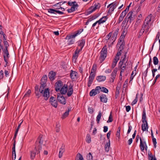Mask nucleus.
I'll use <instances>...</instances> for the list:
<instances>
[{
  "instance_id": "obj_59",
  "label": "nucleus",
  "mask_w": 160,
  "mask_h": 160,
  "mask_svg": "<svg viewBox=\"0 0 160 160\" xmlns=\"http://www.w3.org/2000/svg\"><path fill=\"white\" fill-rule=\"evenodd\" d=\"M138 100L137 94L135 99L132 102V105H134V104H136L137 103V102L138 101Z\"/></svg>"
},
{
  "instance_id": "obj_18",
  "label": "nucleus",
  "mask_w": 160,
  "mask_h": 160,
  "mask_svg": "<svg viewBox=\"0 0 160 160\" xmlns=\"http://www.w3.org/2000/svg\"><path fill=\"white\" fill-rule=\"evenodd\" d=\"M71 72L70 74V76L72 79L73 80H75L77 78V73L75 71H71Z\"/></svg>"
},
{
  "instance_id": "obj_32",
  "label": "nucleus",
  "mask_w": 160,
  "mask_h": 160,
  "mask_svg": "<svg viewBox=\"0 0 160 160\" xmlns=\"http://www.w3.org/2000/svg\"><path fill=\"white\" fill-rule=\"evenodd\" d=\"M47 78H48L47 75H45L43 76L41 79V82L40 83H46Z\"/></svg>"
},
{
  "instance_id": "obj_4",
  "label": "nucleus",
  "mask_w": 160,
  "mask_h": 160,
  "mask_svg": "<svg viewBox=\"0 0 160 160\" xmlns=\"http://www.w3.org/2000/svg\"><path fill=\"white\" fill-rule=\"evenodd\" d=\"M93 6L90 7L85 12L86 15H88L92 13L96 9H99L101 7V5L99 3L93 4Z\"/></svg>"
},
{
  "instance_id": "obj_24",
  "label": "nucleus",
  "mask_w": 160,
  "mask_h": 160,
  "mask_svg": "<svg viewBox=\"0 0 160 160\" xmlns=\"http://www.w3.org/2000/svg\"><path fill=\"white\" fill-rule=\"evenodd\" d=\"M43 92V90H41L39 88V90L35 91V93L36 95L38 96V98L41 96V94H42V92Z\"/></svg>"
},
{
  "instance_id": "obj_34",
  "label": "nucleus",
  "mask_w": 160,
  "mask_h": 160,
  "mask_svg": "<svg viewBox=\"0 0 160 160\" xmlns=\"http://www.w3.org/2000/svg\"><path fill=\"white\" fill-rule=\"evenodd\" d=\"M73 89L72 87H70L68 90L67 95L68 97L70 96L72 93Z\"/></svg>"
},
{
  "instance_id": "obj_7",
  "label": "nucleus",
  "mask_w": 160,
  "mask_h": 160,
  "mask_svg": "<svg viewBox=\"0 0 160 160\" xmlns=\"http://www.w3.org/2000/svg\"><path fill=\"white\" fill-rule=\"evenodd\" d=\"M132 12V11H130L126 16L129 21V24L131 23L135 18V15L133 14Z\"/></svg>"
},
{
  "instance_id": "obj_3",
  "label": "nucleus",
  "mask_w": 160,
  "mask_h": 160,
  "mask_svg": "<svg viewBox=\"0 0 160 160\" xmlns=\"http://www.w3.org/2000/svg\"><path fill=\"white\" fill-rule=\"evenodd\" d=\"M146 116L145 109L143 110L142 116V122H143L142 125V130L145 131L148 128V124L146 119Z\"/></svg>"
},
{
  "instance_id": "obj_29",
  "label": "nucleus",
  "mask_w": 160,
  "mask_h": 160,
  "mask_svg": "<svg viewBox=\"0 0 160 160\" xmlns=\"http://www.w3.org/2000/svg\"><path fill=\"white\" fill-rule=\"evenodd\" d=\"M100 15V14L99 13H98L94 15L89 18V21H92L96 19Z\"/></svg>"
},
{
  "instance_id": "obj_6",
  "label": "nucleus",
  "mask_w": 160,
  "mask_h": 160,
  "mask_svg": "<svg viewBox=\"0 0 160 160\" xmlns=\"http://www.w3.org/2000/svg\"><path fill=\"white\" fill-rule=\"evenodd\" d=\"M57 99L58 101L62 104H65L66 103V100L62 94L58 93L57 94Z\"/></svg>"
},
{
  "instance_id": "obj_55",
  "label": "nucleus",
  "mask_w": 160,
  "mask_h": 160,
  "mask_svg": "<svg viewBox=\"0 0 160 160\" xmlns=\"http://www.w3.org/2000/svg\"><path fill=\"white\" fill-rule=\"evenodd\" d=\"M128 129L127 132V134H128L130 133L131 132V130L132 128V126L130 125V123H129L128 124Z\"/></svg>"
},
{
  "instance_id": "obj_61",
  "label": "nucleus",
  "mask_w": 160,
  "mask_h": 160,
  "mask_svg": "<svg viewBox=\"0 0 160 160\" xmlns=\"http://www.w3.org/2000/svg\"><path fill=\"white\" fill-rule=\"evenodd\" d=\"M153 157L151 153L148 154V159L149 160H153Z\"/></svg>"
},
{
  "instance_id": "obj_15",
  "label": "nucleus",
  "mask_w": 160,
  "mask_h": 160,
  "mask_svg": "<svg viewBox=\"0 0 160 160\" xmlns=\"http://www.w3.org/2000/svg\"><path fill=\"white\" fill-rule=\"evenodd\" d=\"M65 151V145L62 144L61 148H60L58 157L59 158H61L62 156L63 152Z\"/></svg>"
},
{
  "instance_id": "obj_8",
  "label": "nucleus",
  "mask_w": 160,
  "mask_h": 160,
  "mask_svg": "<svg viewBox=\"0 0 160 160\" xmlns=\"http://www.w3.org/2000/svg\"><path fill=\"white\" fill-rule=\"evenodd\" d=\"M49 102L53 107L56 108L57 107V101L56 98L53 96L51 97L49 99Z\"/></svg>"
},
{
  "instance_id": "obj_51",
  "label": "nucleus",
  "mask_w": 160,
  "mask_h": 160,
  "mask_svg": "<svg viewBox=\"0 0 160 160\" xmlns=\"http://www.w3.org/2000/svg\"><path fill=\"white\" fill-rule=\"evenodd\" d=\"M112 32H110L105 37V39L106 40H108L110 39L111 35H112Z\"/></svg>"
},
{
  "instance_id": "obj_42",
  "label": "nucleus",
  "mask_w": 160,
  "mask_h": 160,
  "mask_svg": "<svg viewBox=\"0 0 160 160\" xmlns=\"http://www.w3.org/2000/svg\"><path fill=\"white\" fill-rule=\"evenodd\" d=\"M101 91L105 93H108V90L106 88L102 87H101Z\"/></svg>"
},
{
  "instance_id": "obj_57",
  "label": "nucleus",
  "mask_w": 160,
  "mask_h": 160,
  "mask_svg": "<svg viewBox=\"0 0 160 160\" xmlns=\"http://www.w3.org/2000/svg\"><path fill=\"white\" fill-rule=\"evenodd\" d=\"M4 45L5 48V50H8V48L9 46L8 42L7 41H4Z\"/></svg>"
},
{
  "instance_id": "obj_31",
  "label": "nucleus",
  "mask_w": 160,
  "mask_h": 160,
  "mask_svg": "<svg viewBox=\"0 0 160 160\" xmlns=\"http://www.w3.org/2000/svg\"><path fill=\"white\" fill-rule=\"evenodd\" d=\"M119 30V29L118 28H117L114 31L113 33V35L112 36L113 37V38H115V39H116L118 34V33Z\"/></svg>"
},
{
  "instance_id": "obj_60",
  "label": "nucleus",
  "mask_w": 160,
  "mask_h": 160,
  "mask_svg": "<svg viewBox=\"0 0 160 160\" xmlns=\"http://www.w3.org/2000/svg\"><path fill=\"white\" fill-rule=\"evenodd\" d=\"M4 77L3 72L2 70L0 71V80L2 79Z\"/></svg>"
},
{
  "instance_id": "obj_36",
  "label": "nucleus",
  "mask_w": 160,
  "mask_h": 160,
  "mask_svg": "<svg viewBox=\"0 0 160 160\" xmlns=\"http://www.w3.org/2000/svg\"><path fill=\"white\" fill-rule=\"evenodd\" d=\"M113 37H111L110 39H109V41H108L107 42H108V46H110V45L113 44V43L115 42L116 40V39L115 38H113Z\"/></svg>"
},
{
  "instance_id": "obj_2",
  "label": "nucleus",
  "mask_w": 160,
  "mask_h": 160,
  "mask_svg": "<svg viewBox=\"0 0 160 160\" xmlns=\"http://www.w3.org/2000/svg\"><path fill=\"white\" fill-rule=\"evenodd\" d=\"M80 34V29L74 32L73 34L67 35L65 39L68 40L67 42L68 44H71L75 41V38Z\"/></svg>"
},
{
  "instance_id": "obj_16",
  "label": "nucleus",
  "mask_w": 160,
  "mask_h": 160,
  "mask_svg": "<svg viewBox=\"0 0 160 160\" xmlns=\"http://www.w3.org/2000/svg\"><path fill=\"white\" fill-rule=\"evenodd\" d=\"M56 73L55 72L53 71H51L48 74V77L51 81H53L55 79V77L56 76Z\"/></svg>"
},
{
  "instance_id": "obj_20",
  "label": "nucleus",
  "mask_w": 160,
  "mask_h": 160,
  "mask_svg": "<svg viewBox=\"0 0 160 160\" xmlns=\"http://www.w3.org/2000/svg\"><path fill=\"white\" fill-rule=\"evenodd\" d=\"M100 101L101 102L106 103L107 101V98L106 95L102 94L100 97Z\"/></svg>"
},
{
  "instance_id": "obj_64",
  "label": "nucleus",
  "mask_w": 160,
  "mask_h": 160,
  "mask_svg": "<svg viewBox=\"0 0 160 160\" xmlns=\"http://www.w3.org/2000/svg\"><path fill=\"white\" fill-rule=\"evenodd\" d=\"M75 160H80V153H78L77 154Z\"/></svg>"
},
{
  "instance_id": "obj_50",
  "label": "nucleus",
  "mask_w": 160,
  "mask_h": 160,
  "mask_svg": "<svg viewBox=\"0 0 160 160\" xmlns=\"http://www.w3.org/2000/svg\"><path fill=\"white\" fill-rule=\"evenodd\" d=\"M31 93V90L30 89H29L25 93L24 97H29L30 94Z\"/></svg>"
},
{
  "instance_id": "obj_53",
  "label": "nucleus",
  "mask_w": 160,
  "mask_h": 160,
  "mask_svg": "<svg viewBox=\"0 0 160 160\" xmlns=\"http://www.w3.org/2000/svg\"><path fill=\"white\" fill-rule=\"evenodd\" d=\"M118 62V61L113 59L111 66L112 68H114L115 67Z\"/></svg>"
},
{
  "instance_id": "obj_48",
  "label": "nucleus",
  "mask_w": 160,
  "mask_h": 160,
  "mask_svg": "<svg viewBox=\"0 0 160 160\" xmlns=\"http://www.w3.org/2000/svg\"><path fill=\"white\" fill-rule=\"evenodd\" d=\"M85 43V40L82 39L81 40V50H82Z\"/></svg>"
},
{
  "instance_id": "obj_23",
  "label": "nucleus",
  "mask_w": 160,
  "mask_h": 160,
  "mask_svg": "<svg viewBox=\"0 0 160 160\" xmlns=\"http://www.w3.org/2000/svg\"><path fill=\"white\" fill-rule=\"evenodd\" d=\"M106 77L104 76H97L96 78L97 80L99 82H101L105 80Z\"/></svg>"
},
{
  "instance_id": "obj_62",
  "label": "nucleus",
  "mask_w": 160,
  "mask_h": 160,
  "mask_svg": "<svg viewBox=\"0 0 160 160\" xmlns=\"http://www.w3.org/2000/svg\"><path fill=\"white\" fill-rule=\"evenodd\" d=\"M112 3L113 4L112 5V7H113L115 8H116L118 4V2H115Z\"/></svg>"
},
{
  "instance_id": "obj_49",
  "label": "nucleus",
  "mask_w": 160,
  "mask_h": 160,
  "mask_svg": "<svg viewBox=\"0 0 160 160\" xmlns=\"http://www.w3.org/2000/svg\"><path fill=\"white\" fill-rule=\"evenodd\" d=\"M92 158V154L89 152L87 156V160H91Z\"/></svg>"
},
{
  "instance_id": "obj_17",
  "label": "nucleus",
  "mask_w": 160,
  "mask_h": 160,
  "mask_svg": "<svg viewBox=\"0 0 160 160\" xmlns=\"http://www.w3.org/2000/svg\"><path fill=\"white\" fill-rule=\"evenodd\" d=\"M78 7L79 5L77 3H76V5H73L71 8L68 9L67 10V11L69 13H71L75 11L76 9H77V8Z\"/></svg>"
},
{
  "instance_id": "obj_63",
  "label": "nucleus",
  "mask_w": 160,
  "mask_h": 160,
  "mask_svg": "<svg viewBox=\"0 0 160 160\" xmlns=\"http://www.w3.org/2000/svg\"><path fill=\"white\" fill-rule=\"evenodd\" d=\"M144 31L145 30L142 28L139 32V36H142Z\"/></svg>"
},
{
  "instance_id": "obj_25",
  "label": "nucleus",
  "mask_w": 160,
  "mask_h": 160,
  "mask_svg": "<svg viewBox=\"0 0 160 160\" xmlns=\"http://www.w3.org/2000/svg\"><path fill=\"white\" fill-rule=\"evenodd\" d=\"M107 19V16H103L102 18L99 19L98 21L99 22L98 23V25H100L101 24L105 22Z\"/></svg>"
},
{
  "instance_id": "obj_44",
  "label": "nucleus",
  "mask_w": 160,
  "mask_h": 160,
  "mask_svg": "<svg viewBox=\"0 0 160 160\" xmlns=\"http://www.w3.org/2000/svg\"><path fill=\"white\" fill-rule=\"evenodd\" d=\"M60 125L59 123H57L56 127V131L57 132H58L60 131Z\"/></svg>"
},
{
  "instance_id": "obj_45",
  "label": "nucleus",
  "mask_w": 160,
  "mask_h": 160,
  "mask_svg": "<svg viewBox=\"0 0 160 160\" xmlns=\"http://www.w3.org/2000/svg\"><path fill=\"white\" fill-rule=\"evenodd\" d=\"M41 85L40 87V88L42 90H43V91H44V88L46 87V83H40Z\"/></svg>"
},
{
  "instance_id": "obj_12",
  "label": "nucleus",
  "mask_w": 160,
  "mask_h": 160,
  "mask_svg": "<svg viewBox=\"0 0 160 160\" xmlns=\"http://www.w3.org/2000/svg\"><path fill=\"white\" fill-rule=\"evenodd\" d=\"M125 43L124 40H121V41L120 42L119 40H118V41L117 45V47H119L118 50H123L124 49Z\"/></svg>"
},
{
  "instance_id": "obj_19",
  "label": "nucleus",
  "mask_w": 160,
  "mask_h": 160,
  "mask_svg": "<svg viewBox=\"0 0 160 160\" xmlns=\"http://www.w3.org/2000/svg\"><path fill=\"white\" fill-rule=\"evenodd\" d=\"M127 30L124 29L122 31L121 35L119 39L120 41L121 42V40H124V39L125 37L127 34Z\"/></svg>"
},
{
  "instance_id": "obj_41",
  "label": "nucleus",
  "mask_w": 160,
  "mask_h": 160,
  "mask_svg": "<svg viewBox=\"0 0 160 160\" xmlns=\"http://www.w3.org/2000/svg\"><path fill=\"white\" fill-rule=\"evenodd\" d=\"M153 63L155 65H157L158 62V60L156 57H154L153 58Z\"/></svg>"
},
{
  "instance_id": "obj_56",
  "label": "nucleus",
  "mask_w": 160,
  "mask_h": 160,
  "mask_svg": "<svg viewBox=\"0 0 160 160\" xmlns=\"http://www.w3.org/2000/svg\"><path fill=\"white\" fill-rule=\"evenodd\" d=\"M87 142L88 143H89L91 142V138L90 137L89 135L88 134L86 137Z\"/></svg>"
},
{
  "instance_id": "obj_38",
  "label": "nucleus",
  "mask_w": 160,
  "mask_h": 160,
  "mask_svg": "<svg viewBox=\"0 0 160 160\" xmlns=\"http://www.w3.org/2000/svg\"><path fill=\"white\" fill-rule=\"evenodd\" d=\"M151 14L148 15L145 21L149 23V22L151 21Z\"/></svg>"
},
{
  "instance_id": "obj_14",
  "label": "nucleus",
  "mask_w": 160,
  "mask_h": 160,
  "mask_svg": "<svg viewBox=\"0 0 160 160\" xmlns=\"http://www.w3.org/2000/svg\"><path fill=\"white\" fill-rule=\"evenodd\" d=\"M68 90V86L67 85H64L61 88L59 91L62 94H65L67 92Z\"/></svg>"
},
{
  "instance_id": "obj_5",
  "label": "nucleus",
  "mask_w": 160,
  "mask_h": 160,
  "mask_svg": "<svg viewBox=\"0 0 160 160\" xmlns=\"http://www.w3.org/2000/svg\"><path fill=\"white\" fill-rule=\"evenodd\" d=\"M107 51H101L99 59L101 63H102L105 59L107 54Z\"/></svg>"
},
{
  "instance_id": "obj_35",
  "label": "nucleus",
  "mask_w": 160,
  "mask_h": 160,
  "mask_svg": "<svg viewBox=\"0 0 160 160\" xmlns=\"http://www.w3.org/2000/svg\"><path fill=\"white\" fill-rule=\"evenodd\" d=\"M110 146V141H109V142H107L105 145V151L106 152H108L109 151V148Z\"/></svg>"
},
{
  "instance_id": "obj_52",
  "label": "nucleus",
  "mask_w": 160,
  "mask_h": 160,
  "mask_svg": "<svg viewBox=\"0 0 160 160\" xmlns=\"http://www.w3.org/2000/svg\"><path fill=\"white\" fill-rule=\"evenodd\" d=\"M69 115V113L68 112H67L66 111L64 114H63L62 117V119H64L65 118H66L68 115Z\"/></svg>"
},
{
  "instance_id": "obj_28",
  "label": "nucleus",
  "mask_w": 160,
  "mask_h": 160,
  "mask_svg": "<svg viewBox=\"0 0 160 160\" xmlns=\"http://www.w3.org/2000/svg\"><path fill=\"white\" fill-rule=\"evenodd\" d=\"M160 33H159V32H158V34H157V36H156V38L155 40V42L152 47V50L153 49V46H154V44L155 43V42H156L158 39H159V50H160V40L159 39V37H160Z\"/></svg>"
},
{
  "instance_id": "obj_54",
  "label": "nucleus",
  "mask_w": 160,
  "mask_h": 160,
  "mask_svg": "<svg viewBox=\"0 0 160 160\" xmlns=\"http://www.w3.org/2000/svg\"><path fill=\"white\" fill-rule=\"evenodd\" d=\"M149 23L147 22H145L142 28L145 30L146 28L149 25Z\"/></svg>"
},
{
  "instance_id": "obj_9",
  "label": "nucleus",
  "mask_w": 160,
  "mask_h": 160,
  "mask_svg": "<svg viewBox=\"0 0 160 160\" xmlns=\"http://www.w3.org/2000/svg\"><path fill=\"white\" fill-rule=\"evenodd\" d=\"M140 146L141 151H143L144 150V147L146 150H147V147L145 141H144V139H143L142 141L141 138H140Z\"/></svg>"
},
{
  "instance_id": "obj_13",
  "label": "nucleus",
  "mask_w": 160,
  "mask_h": 160,
  "mask_svg": "<svg viewBox=\"0 0 160 160\" xmlns=\"http://www.w3.org/2000/svg\"><path fill=\"white\" fill-rule=\"evenodd\" d=\"M95 76V73H93L92 74H90V75L89 77L88 82V87L91 86L93 81L94 79Z\"/></svg>"
},
{
  "instance_id": "obj_43",
  "label": "nucleus",
  "mask_w": 160,
  "mask_h": 160,
  "mask_svg": "<svg viewBox=\"0 0 160 160\" xmlns=\"http://www.w3.org/2000/svg\"><path fill=\"white\" fill-rule=\"evenodd\" d=\"M94 90L96 92L97 94H98L100 93V91H101V88L100 86H97L96 87Z\"/></svg>"
},
{
  "instance_id": "obj_1",
  "label": "nucleus",
  "mask_w": 160,
  "mask_h": 160,
  "mask_svg": "<svg viewBox=\"0 0 160 160\" xmlns=\"http://www.w3.org/2000/svg\"><path fill=\"white\" fill-rule=\"evenodd\" d=\"M42 137V134L39 136L36 142L34 150L30 152V158L32 159L35 158L36 154H38L40 153L42 150V146L43 141Z\"/></svg>"
},
{
  "instance_id": "obj_37",
  "label": "nucleus",
  "mask_w": 160,
  "mask_h": 160,
  "mask_svg": "<svg viewBox=\"0 0 160 160\" xmlns=\"http://www.w3.org/2000/svg\"><path fill=\"white\" fill-rule=\"evenodd\" d=\"M97 94V93H96V92L94 89H92L89 93L90 96L91 97L95 96Z\"/></svg>"
},
{
  "instance_id": "obj_33",
  "label": "nucleus",
  "mask_w": 160,
  "mask_h": 160,
  "mask_svg": "<svg viewBox=\"0 0 160 160\" xmlns=\"http://www.w3.org/2000/svg\"><path fill=\"white\" fill-rule=\"evenodd\" d=\"M102 115V113L101 111H100L96 117V121L97 123H98Z\"/></svg>"
},
{
  "instance_id": "obj_30",
  "label": "nucleus",
  "mask_w": 160,
  "mask_h": 160,
  "mask_svg": "<svg viewBox=\"0 0 160 160\" xmlns=\"http://www.w3.org/2000/svg\"><path fill=\"white\" fill-rule=\"evenodd\" d=\"M15 145H16V141H15L13 143V147L12 148V155L15 156V159L16 158V154L15 152Z\"/></svg>"
},
{
  "instance_id": "obj_10",
  "label": "nucleus",
  "mask_w": 160,
  "mask_h": 160,
  "mask_svg": "<svg viewBox=\"0 0 160 160\" xmlns=\"http://www.w3.org/2000/svg\"><path fill=\"white\" fill-rule=\"evenodd\" d=\"M49 89L48 88H47L45 89L44 92H42V94H41V95H42L44 97L45 100H47L49 97Z\"/></svg>"
},
{
  "instance_id": "obj_11",
  "label": "nucleus",
  "mask_w": 160,
  "mask_h": 160,
  "mask_svg": "<svg viewBox=\"0 0 160 160\" xmlns=\"http://www.w3.org/2000/svg\"><path fill=\"white\" fill-rule=\"evenodd\" d=\"M63 85L62 82L60 80H59L55 83V90L57 92L59 91L61 87Z\"/></svg>"
},
{
  "instance_id": "obj_21",
  "label": "nucleus",
  "mask_w": 160,
  "mask_h": 160,
  "mask_svg": "<svg viewBox=\"0 0 160 160\" xmlns=\"http://www.w3.org/2000/svg\"><path fill=\"white\" fill-rule=\"evenodd\" d=\"M119 66L121 68V72H124L126 67V63H125L123 65V62H122V61L121 60L119 62Z\"/></svg>"
},
{
  "instance_id": "obj_39",
  "label": "nucleus",
  "mask_w": 160,
  "mask_h": 160,
  "mask_svg": "<svg viewBox=\"0 0 160 160\" xmlns=\"http://www.w3.org/2000/svg\"><path fill=\"white\" fill-rule=\"evenodd\" d=\"M47 10H48V12L50 13L56 14L55 12H56V9L53 8H49Z\"/></svg>"
},
{
  "instance_id": "obj_47",
  "label": "nucleus",
  "mask_w": 160,
  "mask_h": 160,
  "mask_svg": "<svg viewBox=\"0 0 160 160\" xmlns=\"http://www.w3.org/2000/svg\"><path fill=\"white\" fill-rule=\"evenodd\" d=\"M113 121L112 117V112H111L109 116L108 120L107 121V122H111Z\"/></svg>"
},
{
  "instance_id": "obj_26",
  "label": "nucleus",
  "mask_w": 160,
  "mask_h": 160,
  "mask_svg": "<svg viewBox=\"0 0 160 160\" xmlns=\"http://www.w3.org/2000/svg\"><path fill=\"white\" fill-rule=\"evenodd\" d=\"M79 51H78L77 52V51H76L75 53L73 54L72 57V60L73 62L74 61V62H76V59L78 57Z\"/></svg>"
},
{
  "instance_id": "obj_40",
  "label": "nucleus",
  "mask_w": 160,
  "mask_h": 160,
  "mask_svg": "<svg viewBox=\"0 0 160 160\" xmlns=\"http://www.w3.org/2000/svg\"><path fill=\"white\" fill-rule=\"evenodd\" d=\"M115 9V8L113 7H112V6H111L109 8V9L108 11V14H111V13Z\"/></svg>"
},
{
  "instance_id": "obj_22",
  "label": "nucleus",
  "mask_w": 160,
  "mask_h": 160,
  "mask_svg": "<svg viewBox=\"0 0 160 160\" xmlns=\"http://www.w3.org/2000/svg\"><path fill=\"white\" fill-rule=\"evenodd\" d=\"M4 55H3L4 59L5 62H7L9 58V53L8 51H4Z\"/></svg>"
},
{
  "instance_id": "obj_27",
  "label": "nucleus",
  "mask_w": 160,
  "mask_h": 160,
  "mask_svg": "<svg viewBox=\"0 0 160 160\" xmlns=\"http://www.w3.org/2000/svg\"><path fill=\"white\" fill-rule=\"evenodd\" d=\"M97 64L94 63L93 65L90 74H92L93 73H95V74Z\"/></svg>"
},
{
  "instance_id": "obj_46",
  "label": "nucleus",
  "mask_w": 160,
  "mask_h": 160,
  "mask_svg": "<svg viewBox=\"0 0 160 160\" xmlns=\"http://www.w3.org/2000/svg\"><path fill=\"white\" fill-rule=\"evenodd\" d=\"M128 23H129V21L128 20L127 18L126 17L124 21L122 22V24H123V25L126 26Z\"/></svg>"
},
{
  "instance_id": "obj_58",
  "label": "nucleus",
  "mask_w": 160,
  "mask_h": 160,
  "mask_svg": "<svg viewBox=\"0 0 160 160\" xmlns=\"http://www.w3.org/2000/svg\"><path fill=\"white\" fill-rule=\"evenodd\" d=\"M152 142L153 144L154 147V148H156V144H157L156 139L155 138L152 139Z\"/></svg>"
}]
</instances>
